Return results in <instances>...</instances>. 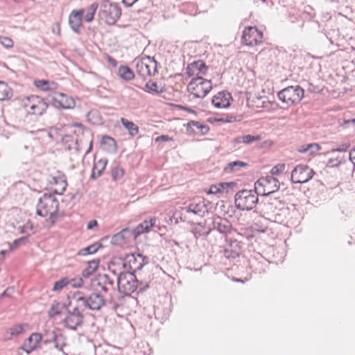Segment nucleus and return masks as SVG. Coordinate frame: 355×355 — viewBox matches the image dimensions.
Masks as SVG:
<instances>
[{"label": "nucleus", "mask_w": 355, "mask_h": 355, "mask_svg": "<svg viewBox=\"0 0 355 355\" xmlns=\"http://www.w3.org/2000/svg\"><path fill=\"white\" fill-rule=\"evenodd\" d=\"M58 332L55 330L46 329L45 330L44 334L42 335V338H44V343L48 345L49 343H53L55 339L56 338V336Z\"/></svg>", "instance_id": "ea45409f"}, {"label": "nucleus", "mask_w": 355, "mask_h": 355, "mask_svg": "<svg viewBox=\"0 0 355 355\" xmlns=\"http://www.w3.org/2000/svg\"><path fill=\"white\" fill-rule=\"evenodd\" d=\"M107 162L108 160L106 158H101L96 161V158L94 157L90 179L94 180L101 177L103 173Z\"/></svg>", "instance_id": "5701e85b"}, {"label": "nucleus", "mask_w": 355, "mask_h": 355, "mask_svg": "<svg viewBox=\"0 0 355 355\" xmlns=\"http://www.w3.org/2000/svg\"><path fill=\"white\" fill-rule=\"evenodd\" d=\"M89 310L99 311L105 304V300L99 293H92L89 295Z\"/></svg>", "instance_id": "393cba45"}, {"label": "nucleus", "mask_w": 355, "mask_h": 355, "mask_svg": "<svg viewBox=\"0 0 355 355\" xmlns=\"http://www.w3.org/2000/svg\"><path fill=\"white\" fill-rule=\"evenodd\" d=\"M129 232L130 231L128 228H124L121 232L114 234L110 240L111 244L114 245L120 244L122 241H123L125 239L124 234Z\"/></svg>", "instance_id": "4c0bfd02"}, {"label": "nucleus", "mask_w": 355, "mask_h": 355, "mask_svg": "<svg viewBox=\"0 0 355 355\" xmlns=\"http://www.w3.org/2000/svg\"><path fill=\"white\" fill-rule=\"evenodd\" d=\"M177 107L179 109V110H184V111H187L189 113H191V114H193L195 116L197 115V112L194 110H192L191 107H187V106H184V105H177Z\"/></svg>", "instance_id": "774afa93"}, {"label": "nucleus", "mask_w": 355, "mask_h": 355, "mask_svg": "<svg viewBox=\"0 0 355 355\" xmlns=\"http://www.w3.org/2000/svg\"><path fill=\"white\" fill-rule=\"evenodd\" d=\"M98 8V4L96 2L93 3L88 8V11L85 16V19L87 22L93 21L94 15Z\"/></svg>", "instance_id": "37998d69"}, {"label": "nucleus", "mask_w": 355, "mask_h": 355, "mask_svg": "<svg viewBox=\"0 0 355 355\" xmlns=\"http://www.w3.org/2000/svg\"><path fill=\"white\" fill-rule=\"evenodd\" d=\"M87 117L89 121H90L93 124H99L101 123V119L96 111L89 112L87 114Z\"/></svg>", "instance_id": "09e8293b"}, {"label": "nucleus", "mask_w": 355, "mask_h": 355, "mask_svg": "<svg viewBox=\"0 0 355 355\" xmlns=\"http://www.w3.org/2000/svg\"><path fill=\"white\" fill-rule=\"evenodd\" d=\"M242 250V243L236 239H231L229 244L223 250V253L225 258L234 259L240 256Z\"/></svg>", "instance_id": "f3484780"}, {"label": "nucleus", "mask_w": 355, "mask_h": 355, "mask_svg": "<svg viewBox=\"0 0 355 355\" xmlns=\"http://www.w3.org/2000/svg\"><path fill=\"white\" fill-rule=\"evenodd\" d=\"M309 146H312L313 148H309L308 154L309 155H315L318 151L320 149V146L316 143H312L308 144Z\"/></svg>", "instance_id": "e2e57ef3"}, {"label": "nucleus", "mask_w": 355, "mask_h": 355, "mask_svg": "<svg viewBox=\"0 0 355 355\" xmlns=\"http://www.w3.org/2000/svg\"><path fill=\"white\" fill-rule=\"evenodd\" d=\"M255 189L260 191L261 188L263 189L262 193L261 192L260 196L262 197H267L273 194H279V189L280 184L279 180L273 176L261 177L254 183Z\"/></svg>", "instance_id": "1a4fd4ad"}, {"label": "nucleus", "mask_w": 355, "mask_h": 355, "mask_svg": "<svg viewBox=\"0 0 355 355\" xmlns=\"http://www.w3.org/2000/svg\"><path fill=\"white\" fill-rule=\"evenodd\" d=\"M53 210H59V202L52 193H44L40 198L36 207V214L46 217Z\"/></svg>", "instance_id": "6e6552de"}, {"label": "nucleus", "mask_w": 355, "mask_h": 355, "mask_svg": "<svg viewBox=\"0 0 355 355\" xmlns=\"http://www.w3.org/2000/svg\"><path fill=\"white\" fill-rule=\"evenodd\" d=\"M13 95L12 89L4 81L0 80V101L10 99Z\"/></svg>", "instance_id": "7c9ffc66"}, {"label": "nucleus", "mask_w": 355, "mask_h": 355, "mask_svg": "<svg viewBox=\"0 0 355 355\" xmlns=\"http://www.w3.org/2000/svg\"><path fill=\"white\" fill-rule=\"evenodd\" d=\"M285 168V165L284 164H279L275 166H273L270 170L271 176L277 175L281 172H282Z\"/></svg>", "instance_id": "6e6d98bb"}, {"label": "nucleus", "mask_w": 355, "mask_h": 355, "mask_svg": "<svg viewBox=\"0 0 355 355\" xmlns=\"http://www.w3.org/2000/svg\"><path fill=\"white\" fill-rule=\"evenodd\" d=\"M148 232V227L146 226H144V224H139L137 227L134 230V234L135 236H137L143 233Z\"/></svg>", "instance_id": "4d7b16f0"}, {"label": "nucleus", "mask_w": 355, "mask_h": 355, "mask_svg": "<svg viewBox=\"0 0 355 355\" xmlns=\"http://www.w3.org/2000/svg\"><path fill=\"white\" fill-rule=\"evenodd\" d=\"M121 123L128 130L129 134L132 137H135L139 133L138 126L132 121H130L125 118H121Z\"/></svg>", "instance_id": "72a5a7b5"}, {"label": "nucleus", "mask_w": 355, "mask_h": 355, "mask_svg": "<svg viewBox=\"0 0 355 355\" xmlns=\"http://www.w3.org/2000/svg\"><path fill=\"white\" fill-rule=\"evenodd\" d=\"M193 126H195L198 129L200 130L201 135H207L210 130L209 127L207 125H203L200 122L196 121H190L189 122H188L186 126V130L188 133L194 132L193 129L192 128Z\"/></svg>", "instance_id": "cd10ccee"}, {"label": "nucleus", "mask_w": 355, "mask_h": 355, "mask_svg": "<svg viewBox=\"0 0 355 355\" xmlns=\"http://www.w3.org/2000/svg\"><path fill=\"white\" fill-rule=\"evenodd\" d=\"M84 12L85 10L83 8L78 10H73L69 15V24L72 31L76 33H80Z\"/></svg>", "instance_id": "6ab92c4d"}, {"label": "nucleus", "mask_w": 355, "mask_h": 355, "mask_svg": "<svg viewBox=\"0 0 355 355\" xmlns=\"http://www.w3.org/2000/svg\"><path fill=\"white\" fill-rule=\"evenodd\" d=\"M156 218H150L149 220H145L141 224H144V226H146L148 227V232L150 231V228L155 225Z\"/></svg>", "instance_id": "0e129e2a"}, {"label": "nucleus", "mask_w": 355, "mask_h": 355, "mask_svg": "<svg viewBox=\"0 0 355 355\" xmlns=\"http://www.w3.org/2000/svg\"><path fill=\"white\" fill-rule=\"evenodd\" d=\"M61 185H62V187L60 189V191H59L58 189H55L53 191V193H51L53 196L55 194H58V195H62L63 193V192L65 191L67 187V180H61Z\"/></svg>", "instance_id": "680f3d73"}, {"label": "nucleus", "mask_w": 355, "mask_h": 355, "mask_svg": "<svg viewBox=\"0 0 355 355\" xmlns=\"http://www.w3.org/2000/svg\"><path fill=\"white\" fill-rule=\"evenodd\" d=\"M58 211L59 210H53L49 214V220L52 225L55 224L57 218L59 216Z\"/></svg>", "instance_id": "69168bd1"}, {"label": "nucleus", "mask_w": 355, "mask_h": 355, "mask_svg": "<svg viewBox=\"0 0 355 355\" xmlns=\"http://www.w3.org/2000/svg\"><path fill=\"white\" fill-rule=\"evenodd\" d=\"M0 43L6 48H10L13 46V41L7 37H0Z\"/></svg>", "instance_id": "bf43d9fd"}, {"label": "nucleus", "mask_w": 355, "mask_h": 355, "mask_svg": "<svg viewBox=\"0 0 355 355\" xmlns=\"http://www.w3.org/2000/svg\"><path fill=\"white\" fill-rule=\"evenodd\" d=\"M211 89V81L199 76L193 78L187 85L188 91L193 94L195 98H198L205 97Z\"/></svg>", "instance_id": "7ed1b4c3"}, {"label": "nucleus", "mask_w": 355, "mask_h": 355, "mask_svg": "<svg viewBox=\"0 0 355 355\" xmlns=\"http://www.w3.org/2000/svg\"><path fill=\"white\" fill-rule=\"evenodd\" d=\"M121 15V9L116 3L103 0L100 4L98 16L108 25H114Z\"/></svg>", "instance_id": "f03ea898"}, {"label": "nucleus", "mask_w": 355, "mask_h": 355, "mask_svg": "<svg viewBox=\"0 0 355 355\" xmlns=\"http://www.w3.org/2000/svg\"><path fill=\"white\" fill-rule=\"evenodd\" d=\"M117 286L119 292L123 293L128 296L135 293L138 284V279L135 274L128 272H121L117 277Z\"/></svg>", "instance_id": "39448f33"}, {"label": "nucleus", "mask_w": 355, "mask_h": 355, "mask_svg": "<svg viewBox=\"0 0 355 355\" xmlns=\"http://www.w3.org/2000/svg\"><path fill=\"white\" fill-rule=\"evenodd\" d=\"M77 302L80 303V304H78V305H80V307L83 306L86 309H89V295L85 296V297H78Z\"/></svg>", "instance_id": "13d9d810"}, {"label": "nucleus", "mask_w": 355, "mask_h": 355, "mask_svg": "<svg viewBox=\"0 0 355 355\" xmlns=\"http://www.w3.org/2000/svg\"><path fill=\"white\" fill-rule=\"evenodd\" d=\"M70 283L69 279L67 277H62L58 281H56L54 283L53 291H58L64 288L65 286H67Z\"/></svg>", "instance_id": "a18cd8bd"}, {"label": "nucleus", "mask_w": 355, "mask_h": 355, "mask_svg": "<svg viewBox=\"0 0 355 355\" xmlns=\"http://www.w3.org/2000/svg\"><path fill=\"white\" fill-rule=\"evenodd\" d=\"M71 287L74 288H81L83 286L84 281L82 277L73 278L69 279Z\"/></svg>", "instance_id": "5fc2aeb1"}, {"label": "nucleus", "mask_w": 355, "mask_h": 355, "mask_svg": "<svg viewBox=\"0 0 355 355\" xmlns=\"http://www.w3.org/2000/svg\"><path fill=\"white\" fill-rule=\"evenodd\" d=\"M62 323L67 329L76 331L78 327H80L83 325L84 317H80L67 313V315L63 319Z\"/></svg>", "instance_id": "4be33fe9"}, {"label": "nucleus", "mask_w": 355, "mask_h": 355, "mask_svg": "<svg viewBox=\"0 0 355 355\" xmlns=\"http://www.w3.org/2000/svg\"><path fill=\"white\" fill-rule=\"evenodd\" d=\"M134 63L135 64V68L137 73L143 78H144L146 76H152V72L150 69L151 64H153L154 65L153 73L157 72V62L153 57L151 58L148 55H145L140 59L136 58L134 60Z\"/></svg>", "instance_id": "4468645a"}, {"label": "nucleus", "mask_w": 355, "mask_h": 355, "mask_svg": "<svg viewBox=\"0 0 355 355\" xmlns=\"http://www.w3.org/2000/svg\"><path fill=\"white\" fill-rule=\"evenodd\" d=\"M49 105L50 101L48 100V96L44 98L40 96L31 95L26 98L24 107L26 108L28 114L42 116L46 112Z\"/></svg>", "instance_id": "0eeeda50"}, {"label": "nucleus", "mask_w": 355, "mask_h": 355, "mask_svg": "<svg viewBox=\"0 0 355 355\" xmlns=\"http://www.w3.org/2000/svg\"><path fill=\"white\" fill-rule=\"evenodd\" d=\"M208 67L202 60H198L188 64L186 68V73L189 77L194 76L195 71H197L198 74L205 76L207 74Z\"/></svg>", "instance_id": "412c9836"}, {"label": "nucleus", "mask_w": 355, "mask_h": 355, "mask_svg": "<svg viewBox=\"0 0 355 355\" xmlns=\"http://www.w3.org/2000/svg\"><path fill=\"white\" fill-rule=\"evenodd\" d=\"M315 174L307 165L299 164L291 172V180L294 184H304L309 181Z\"/></svg>", "instance_id": "f8f14e48"}, {"label": "nucleus", "mask_w": 355, "mask_h": 355, "mask_svg": "<svg viewBox=\"0 0 355 355\" xmlns=\"http://www.w3.org/2000/svg\"><path fill=\"white\" fill-rule=\"evenodd\" d=\"M27 323L17 324L9 329L10 336L5 338L6 340H12V337L19 336L24 332L25 327H28Z\"/></svg>", "instance_id": "f704fd0d"}, {"label": "nucleus", "mask_w": 355, "mask_h": 355, "mask_svg": "<svg viewBox=\"0 0 355 355\" xmlns=\"http://www.w3.org/2000/svg\"><path fill=\"white\" fill-rule=\"evenodd\" d=\"M137 291H135V293H137V294H139V293H143L144 292H145L149 288V285L147 282L138 280V284H137Z\"/></svg>", "instance_id": "864d4df0"}, {"label": "nucleus", "mask_w": 355, "mask_h": 355, "mask_svg": "<svg viewBox=\"0 0 355 355\" xmlns=\"http://www.w3.org/2000/svg\"><path fill=\"white\" fill-rule=\"evenodd\" d=\"M101 144L104 146L105 150L109 152H114L116 149V144L115 140L107 135L102 137Z\"/></svg>", "instance_id": "473e14b6"}, {"label": "nucleus", "mask_w": 355, "mask_h": 355, "mask_svg": "<svg viewBox=\"0 0 355 355\" xmlns=\"http://www.w3.org/2000/svg\"><path fill=\"white\" fill-rule=\"evenodd\" d=\"M263 205V211L267 214H274L275 219H277L279 214H275V210L280 211L285 207L286 201L282 194H273L267 197H264V199L261 201L259 206Z\"/></svg>", "instance_id": "9d476101"}, {"label": "nucleus", "mask_w": 355, "mask_h": 355, "mask_svg": "<svg viewBox=\"0 0 355 355\" xmlns=\"http://www.w3.org/2000/svg\"><path fill=\"white\" fill-rule=\"evenodd\" d=\"M216 230L222 235H227L233 230L232 223L226 218L215 214L211 218V225H209L206 235Z\"/></svg>", "instance_id": "9b49d317"}, {"label": "nucleus", "mask_w": 355, "mask_h": 355, "mask_svg": "<svg viewBox=\"0 0 355 355\" xmlns=\"http://www.w3.org/2000/svg\"><path fill=\"white\" fill-rule=\"evenodd\" d=\"M42 339V334L37 332L33 333L21 347V349L27 354H30L38 347V345L41 342Z\"/></svg>", "instance_id": "aec40b11"}, {"label": "nucleus", "mask_w": 355, "mask_h": 355, "mask_svg": "<svg viewBox=\"0 0 355 355\" xmlns=\"http://www.w3.org/2000/svg\"><path fill=\"white\" fill-rule=\"evenodd\" d=\"M104 306H108L112 310L116 311L118 309V304L116 303L115 296L110 295V298L105 300Z\"/></svg>", "instance_id": "3c124183"}, {"label": "nucleus", "mask_w": 355, "mask_h": 355, "mask_svg": "<svg viewBox=\"0 0 355 355\" xmlns=\"http://www.w3.org/2000/svg\"><path fill=\"white\" fill-rule=\"evenodd\" d=\"M349 147H350L349 143H344V144L339 145L336 148H332L331 150V151L329 152V153L334 154L336 152H339V153L345 152L349 148Z\"/></svg>", "instance_id": "603ef678"}, {"label": "nucleus", "mask_w": 355, "mask_h": 355, "mask_svg": "<svg viewBox=\"0 0 355 355\" xmlns=\"http://www.w3.org/2000/svg\"><path fill=\"white\" fill-rule=\"evenodd\" d=\"M118 75L125 81H130L134 79L135 73L128 66L121 65L118 69Z\"/></svg>", "instance_id": "c85d7f7f"}, {"label": "nucleus", "mask_w": 355, "mask_h": 355, "mask_svg": "<svg viewBox=\"0 0 355 355\" xmlns=\"http://www.w3.org/2000/svg\"><path fill=\"white\" fill-rule=\"evenodd\" d=\"M148 263V257L141 253H130L122 259L123 268L127 270L126 272L134 274L136 271L141 270Z\"/></svg>", "instance_id": "423d86ee"}, {"label": "nucleus", "mask_w": 355, "mask_h": 355, "mask_svg": "<svg viewBox=\"0 0 355 355\" xmlns=\"http://www.w3.org/2000/svg\"><path fill=\"white\" fill-rule=\"evenodd\" d=\"M263 33L256 26H248L243 32L241 40L244 45L254 46L263 42Z\"/></svg>", "instance_id": "ddd939ff"}, {"label": "nucleus", "mask_w": 355, "mask_h": 355, "mask_svg": "<svg viewBox=\"0 0 355 355\" xmlns=\"http://www.w3.org/2000/svg\"><path fill=\"white\" fill-rule=\"evenodd\" d=\"M261 191L257 189H242L234 196L235 207L240 211H251L259 203V196Z\"/></svg>", "instance_id": "f257e3e1"}, {"label": "nucleus", "mask_w": 355, "mask_h": 355, "mask_svg": "<svg viewBox=\"0 0 355 355\" xmlns=\"http://www.w3.org/2000/svg\"><path fill=\"white\" fill-rule=\"evenodd\" d=\"M248 166V164L243 161L236 160L228 163L224 168V171L226 173H230L233 172L239 171L241 168H245Z\"/></svg>", "instance_id": "c756f323"}, {"label": "nucleus", "mask_w": 355, "mask_h": 355, "mask_svg": "<svg viewBox=\"0 0 355 355\" xmlns=\"http://www.w3.org/2000/svg\"><path fill=\"white\" fill-rule=\"evenodd\" d=\"M30 234L24 236H21L17 239H15L12 243H9V249L10 251H13L21 245H25L29 243Z\"/></svg>", "instance_id": "e433bc0d"}, {"label": "nucleus", "mask_w": 355, "mask_h": 355, "mask_svg": "<svg viewBox=\"0 0 355 355\" xmlns=\"http://www.w3.org/2000/svg\"><path fill=\"white\" fill-rule=\"evenodd\" d=\"M345 159L344 157H331L328 159L327 166L329 167H338L341 165L343 163H345Z\"/></svg>", "instance_id": "49530a36"}, {"label": "nucleus", "mask_w": 355, "mask_h": 355, "mask_svg": "<svg viewBox=\"0 0 355 355\" xmlns=\"http://www.w3.org/2000/svg\"><path fill=\"white\" fill-rule=\"evenodd\" d=\"M230 101H232L231 94L227 91H221L213 96L211 103L216 108H227L230 106Z\"/></svg>", "instance_id": "a211bd4d"}, {"label": "nucleus", "mask_w": 355, "mask_h": 355, "mask_svg": "<svg viewBox=\"0 0 355 355\" xmlns=\"http://www.w3.org/2000/svg\"><path fill=\"white\" fill-rule=\"evenodd\" d=\"M124 175V170L119 165L112 167L111 170L112 179L114 181H117L121 179Z\"/></svg>", "instance_id": "a19ab883"}, {"label": "nucleus", "mask_w": 355, "mask_h": 355, "mask_svg": "<svg viewBox=\"0 0 355 355\" xmlns=\"http://www.w3.org/2000/svg\"><path fill=\"white\" fill-rule=\"evenodd\" d=\"M53 85H54V83L53 82L51 83L50 81H49L47 80L37 79V80H34V85L37 89H39L43 92L51 90L53 89V87H51V86Z\"/></svg>", "instance_id": "c9c22d12"}, {"label": "nucleus", "mask_w": 355, "mask_h": 355, "mask_svg": "<svg viewBox=\"0 0 355 355\" xmlns=\"http://www.w3.org/2000/svg\"><path fill=\"white\" fill-rule=\"evenodd\" d=\"M48 100L50 101V105L55 108L67 110L73 108L75 105V102L72 98L60 92L55 93L53 96L49 95Z\"/></svg>", "instance_id": "2eb2a0df"}, {"label": "nucleus", "mask_w": 355, "mask_h": 355, "mask_svg": "<svg viewBox=\"0 0 355 355\" xmlns=\"http://www.w3.org/2000/svg\"><path fill=\"white\" fill-rule=\"evenodd\" d=\"M261 261H259L257 257H252L249 259V265L252 271L255 273H264L266 272V267L268 266L266 261L263 257L259 255Z\"/></svg>", "instance_id": "a878e982"}, {"label": "nucleus", "mask_w": 355, "mask_h": 355, "mask_svg": "<svg viewBox=\"0 0 355 355\" xmlns=\"http://www.w3.org/2000/svg\"><path fill=\"white\" fill-rule=\"evenodd\" d=\"M261 139V135H245L242 136L243 143L245 144H250L254 141H259Z\"/></svg>", "instance_id": "de8ad7c7"}, {"label": "nucleus", "mask_w": 355, "mask_h": 355, "mask_svg": "<svg viewBox=\"0 0 355 355\" xmlns=\"http://www.w3.org/2000/svg\"><path fill=\"white\" fill-rule=\"evenodd\" d=\"M187 213H192L200 218L205 216L208 213L207 205L205 199H198L191 202L188 206L184 208Z\"/></svg>", "instance_id": "dca6fc26"}, {"label": "nucleus", "mask_w": 355, "mask_h": 355, "mask_svg": "<svg viewBox=\"0 0 355 355\" xmlns=\"http://www.w3.org/2000/svg\"><path fill=\"white\" fill-rule=\"evenodd\" d=\"M80 305L77 304L76 306H74L72 309H70L68 311L67 313H71L73 315H76L80 317H84V315L83 313V311H80Z\"/></svg>", "instance_id": "052dcab7"}, {"label": "nucleus", "mask_w": 355, "mask_h": 355, "mask_svg": "<svg viewBox=\"0 0 355 355\" xmlns=\"http://www.w3.org/2000/svg\"><path fill=\"white\" fill-rule=\"evenodd\" d=\"M61 303L55 301L51 306L50 309L48 311V315L49 318H53L56 315L61 314Z\"/></svg>", "instance_id": "79ce46f5"}, {"label": "nucleus", "mask_w": 355, "mask_h": 355, "mask_svg": "<svg viewBox=\"0 0 355 355\" xmlns=\"http://www.w3.org/2000/svg\"><path fill=\"white\" fill-rule=\"evenodd\" d=\"M141 89L144 90L145 92L151 94L155 93L156 94H159L162 92H164V88H162L161 89H158L157 84L156 82H148L145 84L144 87L141 88Z\"/></svg>", "instance_id": "58836bf2"}, {"label": "nucleus", "mask_w": 355, "mask_h": 355, "mask_svg": "<svg viewBox=\"0 0 355 355\" xmlns=\"http://www.w3.org/2000/svg\"><path fill=\"white\" fill-rule=\"evenodd\" d=\"M102 244L99 242H96L89 246L82 248L78 251V256H86L89 254H93L96 253L99 248H102Z\"/></svg>", "instance_id": "2f4dec72"}, {"label": "nucleus", "mask_w": 355, "mask_h": 355, "mask_svg": "<svg viewBox=\"0 0 355 355\" xmlns=\"http://www.w3.org/2000/svg\"><path fill=\"white\" fill-rule=\"evenodd\" d=\"M64 346H66L65 337L62 334L58 333L54 341L55 348L59 351H62Z\"/></svg>", "instance_id": "c03bdc74"}, {"label": "nucleus", "mask_w": 355, "mask_h": 355, "mask_svg": "<svg viewBox=\"0 0 355 355\" xmlns=\"http://www.w3.org/2000/svg\"><path fill=\"white\" fill-rule=\"evenodd\" d=\"M114 296H115V301H116V303L118 304V309H119L120 306H123L125 296L121 294H117L116 295H114Z\"/></svg>", "instance_id": "338daca9"}, {"label": "nucleus", "mask_w": 355, "mask_h": 355, "mask_svg": "<svg viewBox=\"0 0 355 355\" xmlns=\"http://www.w3.org/2000/svg\"><path fill=\"white\" fill-rule=\"evenodd\" d=\"M304 89L299 85L288 86L277 93L278 98L287 106L300 103L304 97Z\"/></svg>", "instance_id": "20e7f679"}, {"label": "nucleus", "mask_w": 355, "mask_h": 355, "mask_svg": "<svg viewBox=\"0 0 355 355\" xmlns=\"http://www.w3.org/2000/svg\"><path fill=\"white\" fill-rule=\"evenodd\" d=\"M97 285L104 293L114 290V280L107 274H99L96 278Z\"/></svg>", "instance_id": "b1692460"}, {"label": "nucleus", "mask_w": 355, "mask_h": 355, "mask_svg": "<svg viewBox=\"0 0 355 355\" xmlns=\"http://www.w3.org/2000/svg\"><path fill=\"white\" fill-rule=\"evenodd\" d=\"M99 259L88 261L87 267L82 271V277L84 278L89 277L96 270L99 266Z\"/></svg>", "instance_id": "bb28decb"}, {"label": "nucleus", "mask_w": 355, "mask_h": 355, "mask_svg": "<svg viewBox=\"0 0 355 355\" xmlns=\"http://www.w3.org/2000/svg\"><path fill=\"white\" fill-rule=\"evenodd\" d=\"M241 120V119H237L235 116L229 115V114H227L224 117H221V118H218V119H215V121L216 122H221V123H233V122H235V121H239Z\"/></svg>", "instance_id": "8fccbe9b"}]
</instances>
